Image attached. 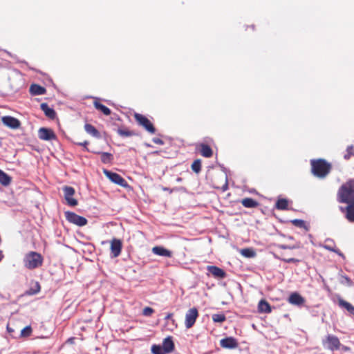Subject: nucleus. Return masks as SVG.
I'll return each mask as SVG.
<instances>
[{"instance_id":"obj_40","label":"nucleus","mask_w":354,"mask_h":354,"mask_svg":"<svg viewBox=\"0 0 354 354\" xmlns=\"http://www.w3.org/2000/svg\"><path fill=\"white\" fill-rule=\"evenodd\" d=\"M281 260L286 263H299L300 260L295 258H283Z\"/></svg>"},{"instance_id":"obj_23","label":"nucleus","mask_w":354,"mask_h":354,"mask_svg":"<svg viewBox=\"0 0 354 354\" xmlns=\"http://www.w3.org/2000/svg\"><path fill=\"white\" fill-rule=\"evenodd\" d=\"M41 109L44 112L45 115L50 118L54 119L56 117V112L52 108H50L46 103H42L40 105Z\"/></svg>"},{"instance_id":"obj_8","label":"nucleus","mask_w":354,"mask_h":354,"mask_svg":"<svg viewBox=\"0 0 354 354\" xmlns=\"http://www.w3.org/2000/svg\"><path fill=\"white\" fill-rule=\"evenodd\" d=\"M104 174L105 176L110 179L113 183L120 185L121 187H126L128 186V183L126 180L122 178L120 174L104 169Z\"/></svg>"},{"instance_id":"obj_27","label":"nucleus","mask_w":354,"mask_h":354,"mask_svg":"<svg viewBox=\"0 0 354 354\" xmlns=\"http://www.w3.org/2000/svg\"><path fill=\"white\" fill-rule=\"evenodd\" d=\"M84 129L86 133L91 135L92 136L97 138H100V133L93 125L91 124H86L84 125Z\"/></svg>"},{"instance_id":"obj_13","label":"nucleus","mask_w":354,"mask_h":354,"mask_svg":"<svg viewBox=\"0 0 354 354\" xmlns=\"http://www.w3.org/2000/svg\"><path fill=\"white\" fill-rule=\"evenodd\" d=\"M220 345L222 348L233 349L238 347L237 340L232 337H225L220 341Z\"/></svg>"},{"instance_id":"obj_24","label":"nucleus","mask_w":354,"mask_h":354,"mask_svg":"<svg viewBox=\"0 0 354 354\" xmlns=\"http://www.w3.org/2000/svg\"><path fill=\"white\" fill-rule=\"evenodd\" d=\"M243 207L247 208H255L259 206V203L252 198H245L241 201Z\"/></svg>"},{"instance_id":"obj_15","label":"nucleus","mask_w":354,"mask_h":354,"mask_svg":"<svg viewBox=\"0 0 354 354\" xmlns=\"http://www.w3.org/2000/svg\"><path fill=\"white\" fill-rule=\"evenodd\" d=\"M2 122L11 129H17L20 127V122L18 119L12 116H3L1 118Z\"/></svg>"},{"instance_id":"obj_30","label":"nucleus","mask_w":354,"mask_h":354,"mask_svg":"<svg viewBox=\"0 0 354 354\" xmlns=\"http://www.w3.org/2000/svg\"><path fill=\"white\" fill-rule=\"evenodd\" d=\"M339 306L345 308L351 315L354 316V306L342 299H338Z\"/></svg>"},{"instance_id":"obj_48","label":"nucleus","mask_w":354,"mask_h":354,"mask_svg":"<svg viewBox=\"0 0 354 354\" xmlns=\"http://www.w3.org/2000/svg\"><path fill=\"white\" fill-rule=\"evenodd\" d=\"M344 349H345V350H348V348L345 347V348H344Z\"/></svg>"},{"instance_id":"obj_26","label":"nucleus","mask_w":354,"mask_h":354,"mask_svg":"<svg viewBox=\"0 0 354 354\" xmlns=\"http://www.w3.org/2000/svg\"><path fill=\"white\" fill-rule=\"evenodd\" d=\"M117 133L119 136L124 138L135 136L138 135V133L134 131L129 130L128 128L126 127L118 128L117 130Z\"/></svg>"},{"instance_id":"obj_46","label":"nucleus","mask_w":354,"mask_h":354,"mask_svg":"<svg viewBox=\"0 0 354 354\" xmlns=\"http://www.w3.org/2000/svg\"><path fill=\"white\" fill-rule=\"evenodd\" d=\"M249 28H251L252 30H254V25H252L250 26H248Z\"/></svg>"},{"instance_id":"obj_7","label":"nucleus","mask_w":354,"mask_h":354,"mask_svg":"<svg viewBox=\"0 0 354 354\" xmlns=\"http://www.w3.org/2000/svg\"><path fill=\"white\" fill-rule=\"evenodd\" d=\"M199 314L196 308L193 307L187 310L185 314V325L187 328H192L198 318Z\"/></svg>"},{"instance_id":"obj_9","label":"nucleus","mask_w":354,"mask_h":354,"mask_svg":"<svg viewBox=\"0 0 354 354\" xmlns=\"http://www.w3.org/2000/svg\"><path fill=\"white\" fill-rule=\"evenodd\" d=\"M323 344L328 350L332 351L338 350L341 345L339 339L333 335L326 336V339L323 341Z\"/></svg>"},{"instance_id":"obj_3","label":"nucleus","mask_w":354,"mask_h":354,"mask_svg":"<svg viewBox=\"0 0 354 354\" xmlns=\"http://www.w3.org/2000/svg\"><path fill=\"white\" fill-rule=\"evenodd\" d=\"M23 263L26 269L33 270L42 266L44 257L39 252L30 251L24 255Z\"/></svg>"},{"instance_id":"obj_11","label":"nucleus","mask_w":354,"mask_h":354,"mask_svg":"<svg viewBox=\"0 0 354 354\" xmlns=\"http://www.w3.org/2000/svg\"><path fill=\"white\" fill-rule=\"evenodd\" d=\"M122 242L120 239L113 238L110 242L111 257L116 258L121 254Z\"/></svg>"},{"instance_id":"obj_12","label":"nucleus","mask_w":354,"mask_h":354,"mask_svg":"<svg viewBox=\"0 0 354 354\" xmlns=\"http://www.w3.org/2000/svg\"><path fill=\"white\" fill-rule=\"evenodd\" d=\"M39 138L42 140H53L57 138L54 131L48 128L41 127L38 131Z\"/></svg>"},{"instance_id":"obj_4","label":"nucleus","mask_w":354,"mask_h":354,"mask_svg":"<svg viewBox=\"0 0 354 354\" xmlns=\"http://www.w3.org/2000/svg\"><path fill=\"white\" fill-rule=\"evenodd\" d=\"M338 197L340 203H354V183L349 182L342 185L338 192Z\"/></svg>"},{"instance_id":"obj_29","label":"nucleus","mask_w":354,"mask_h":354,"mask_svg":"<svg viewBox=\"0 0 354 354\" xmlns=\"http://www.w3.org/2000/svg\"><path fill=\"white\" fill-rule=\"evenodd\" d=\"M324 248L329 251L334 252L339 254V255H342V253L339 252V249L337 248L333 241L330 239H327L326 241V244L324 245Z\"/></svg>"},{"instance_id":"obj_6","label":"nucleus","mask_w":354,"mask_h":354,"mask_svg":"<svg viewBox=\"0 0 354 354\" xmlns=\"http://www.w3.org/2000/svg\"><path fill=\"white\" fill-rule=\"evenodd\" d=\"M66 219L71 223L82 227L88 223L87 219L75 212L67 211L65 212Z\"/></svg>"},{"instance_id":"obj_19","label":"nucleus","mask_w":354,"mask_h":354,"mask_svg":"<svg viewBox=\"0 0 354 354\" xmlns=\"http://www.w3.org/2000/svg\"><path fill=\"white\" fill-rule=\"evenodd\" d=\"M342 212L346 211V219L352 223H354V203L349 204L345 209L340 207Z\"/></svg>"},{"instance_id":"obj_2","label":"nucleus","mask_w":354,"mask_h":354,"mask_svg":"<svg viewBox=\"0 0 354 354\" xmlns=\"http://www.w3.org/2000/svg\"><path fill=\"white\" fill-rule=\"evenodd\" d=\"M206 178L214 188L221 189L222 192H225L228 189L227 178L223 172L213 171L209 172Z\"/></svg>"},{"instance_id":"obj_32","label":"nucleus","mask_w":354,"mask_h":354,"mask_svg":"<svg viewBox=\"0 0 354 354\" xmlns=\"http://www.w3.org/2000/svg\"><path fill=\"white\" fill-rule=\"evenodd\" d=\"M101 155V161L104 163H110L113 160V155L108 152H97Z\"/></svg>"},{"instance_id":"obj_36","label":"nucleus","mask_w":354,"mask_h":354,"mask_svg":"<svg viewBox=\"0 0 354 354\" xmlns=\"http://www.w3.org/2000/svg\"><path fill=\"white\" fill-rule=\"evenodd\" d=\"M151 352L153 354H166L162 346L156 344L151 346Z\"/></svg>"},{"instance_id":"obj_37","label":"nucleus","mask_w":354,"mask_h":354,"mask_svg":"<svg viewBox=\"0 0 354 354\" xmlns=\"http://www.w3.org/2000/svg\"><path fill=\"white\" fill-rule=\"evenodd\" d=\"M32 328L30 326H27L24 328L21 331V337H29L32 334Z\"/></svg>"},{"instance_id":"obj_18","label":"nucleus","mask_w":354,"mask_h":354,"mask_svg":"<svg viewBox=\"0 0 354 354\" xmlns=\"http://www.w3.org/2000/svg\"><path fill=\"white\" fill-rule=\"evenodd\" d=\"M162 346L166 354L172 352L175 348L172 337L169 336L165 338L163 340Z\"/></svg>"},{"instance_id":"obj_21","label":"nucleus","mask_w":354,"mask_h":354,"mask_svg":"<svg viewBox=\"0 0 354 354\" xmlns=\"http://www.w3.org/2000/svg\"><path fill=\"white\" fill-rule=\"evenodd\" d=\"M93 106L97 110L101 111L105 115H109L111 113L110 109L100 103L98 99L95 100Z\"/></svg>"},{"instance_id":"obj_28","label":"nucleus","mask_w":354,"mask_h":354,"mask_svg":"<svg viewBox=\"0 0 354 354\" xmlns=\"http://www.w3.org/2000/svg\"><path fill=\"white\" fill-rule=\"evenodd\" d=\"M11 180V177L0 169V183L3 186H8L10 184Z\"/></svg>"},{"instance_id":"obj_42","label":"nucleus","mask_w":354,"mask_h":354,"mask_svg":"<svg viewBox=\"0 0 354 354\" xmlns=\"http://www.w3.org/2000/svg\"><path fill=\"white\" fill-rule=\"evenodd\" d=\"M77 145H80V146H83L84 147L86 151H88V149L87 148V145H88V142L87 140H85L84 142H77L76 143Z\"/></svg>"},{"instance_id":"obj_5","label":"nucleus","mask_w":354,"mask_h":354,"mask_svg":"<svg viewBox=\"0 0 354 354\" xmlns=\"http://www.w3.org/2000/svg\"><path fill=\"white\" fill-rule=\"evenodd\" d=\"M134 119L137 122V123L147 131L150 133L151 134H154L156 133V128L153 123L145 115L136 113L133 115Z\"/></svg>"},{"instance_id":"obj_17","label":"nucleus","mask_w":354,"mask_h":354,"mask_svg":"<svg viewBox=\"0 0 354 354\" xmlns=\"http://www.w3.org/2000/svg\"><path fill=\"white\" fill-rule=\"evenodd\" d=\"M152 252L156 255L166 257H171L172 252L162 246H155L152 248Z\"/></svg>"},{"instance_id":"obj_34","label":"nucleus","mask_w":354,"mask_h":354,"mask_svg":"<svg viewBox=\"0 0 354 354\" xmlns=\"http://www.w3.org/2000/svg\"><path fill=\"white\" fill-rule=\"evenodd\" d=\"M212 318L216 323H223L226 320V317L223 313L213 314Z\"/></svg>"},{"instance_id":"obj_39","label":"nucleus","mask_w":354,"mask_h":354,"mask_svg":"<svg viewBox=\"0 0 354 354\" xmlns=\"http://www.w3.org/2000/svg\"><path fill=\"white\" fill-rule=\"evenodd\" d=\"M154 312V310L151 307H145L142 310V315L144 316L149 317Z\"/></svg>"},{"instance_id":"obj_20","label":"nucleus","mask_w":354,"mask_h":354,"mask_svg":"<svg viewBox=\"0 0 354 354\" xmlns=\"http://www.w3.org/2000/svg\"><path fill=\"white\" fill-rule=\"evenodd\" d=\"M30 93L33 95H44L46 89L39 84H33L30 86Z\"/></svg>"},{"instance_id":"obj_22","label":"nucleus","mask_w":354,"mask_h":354,"mask_svg":"<svg viewBox=\"0 0 354 354\" xmlns=\"http://www.w3.org/2000/svg\"><path fill=\"white\" fill-rule=\"evenodd\" d=\"M199 147L200 153L203 157L210 158L213 156V151L209 145L202 143L199 145Z\"/></svg>"},{"instance_id":"obj_10","label":"nucleus","mask_w":354,"mask_h":354,"mask_svg":"<svg viewBox=\"0 0 354 354\" xmlns=\"http://www.w3.org/2000/svg\"><path fill=\"white\" fill-rule=\"evenodd\" d=\"M63 191L66 203L71 207L76 206L78 204L77 201L73 198L75 193V189L70 186H64L63 187Z\"/></svg>"},{"instance_id":"obj_16","label":"nucleus","mask_w":354,"mask_h":354,"mask_svg":"<svg viewBox=\"0 0 354 354\" xmlns=\"http://www.w3.org/2000/svg\"><path fill=\"white\" fill-rule=\"evenodd\" d=\"M288 301L290 304L292 305L296 306H301L304 304L305 299L303 297H301L299 293L297 292H293L292 293L288 299Z\"/></svg>"},{"instance_id":"obj_43","label":"nucleus","mask_w":354,"mask_h":354,"mask_svg":"<svg viewBox=\"0 0 354 354\" xmlns=\"http://www.w3.org/2000/svg\"><path fill=\"white\" fill-rule=\"evenodd\" d=\"M36 288H37V289L32 292H30V294H32V295L37 294V292H39L40 291V285L37 282L36 283Z\"/></svg>"},{"instance_id":"obj_45","label":"nucleus","mask_w":354,"mask_h":354,"mask_svg":"<svg viewBox=\"0 0 354 354\" xmlns=\"http://www.w3.org/2000/svg\"><path fill=\"white\" fill-rule=\"evenodd\" d=\"M162 189H163L164 191H169V192H171V190H170V189H169V188H167V187H163V188H162Z\"/></svg>"},{"instance_id":"obj_1","label":"nucleus","mask_w":354,"mask_h":354,"mask_svg":"<svg viewBox=\"0 0 354 354\" xmlns=\"http://www.w3.org/2000/svg\"><path fill=\"white\" fill-rule=\"evenodd\" d=\"M310 166L312 174L319 178H326L332 169L331 164L323 158L312 159Z\"/></svg>"},{"instance_id":"obj_35","label":"nucleus","mask_w":354,"mask_h":354,"mask_svg":"<svg viewBox=\"0 0 354 354\" xmlns=\"http://www.w3.org/2000/svg\"><path fill=\"white\" fill-rule=\"evenodd\" d=\"M241 254L248 258L254 257L255 256V252L252 249L250 248H245L242 249L241 251Z\"/></svg>"},{"instance_id":"obj_41","label":"nucleus","mask_w":354,"mask_h":354,"mask_svg":"<svg viewBox=\"0 0 354 354\" xmlns=\"http://www.w3.org/2000/svg\"><path fill=\"white\" fill-rule=\"evenodd\" d=\"M152 141L155 144L160 145H162L164 144V141L162 139L158 138H153L152 139Z\"/></svg>"},{"instance_id":"obj_38","label":"nucleus","mask_w":354,"mask_h":354,"mask_svg":"<svg viewBox=\"0 0 354 354\" xmlns=\"http://www.w3.org/2000/svg\"><path fill=\"white\" fill-rule=\"evenodd\" d=\"M291 223L296 227L304 228L306 227V224L304 221L301 219H295L291 221Z\"/></svg>"},{"instance_id":"obj_31","label":"nucleus","mask_w":354,"mask_h":354,"mask_svg":"<svg viewBox=\"0 0 354 354\" xmlns=\"http://www.w3.org/2000/svg\"><path fill=\"white\" fill-rule=\"evenodd\" d=\"M288 201L286 198L278 199L275 204V207L279 210H286L288 209Z\"/></svg>"},{"instance_id":"obj_47","label":"nucleus","mask_w":354,"mask_h":354,"mask_svg":"<svg viewBox=\"0 0 354 354\" xmlns=\"http://www.w3.org/2000/svg\"><path fill=\"white\" fill-rule=\"evenodd\" d=\"M146 145H147V147H151V145H149V144H146Z\"/></svg>"},{"instance_id":"obj_14","label":"nucleus","mask_w":354,"mask_h":354,"mask_svg":"<svg viewBox=\"0 0 354 354\" xmlns=\"http://www.w3.org/2000/svg\"><path fill=\"white\" fill-rule=\"evenodd\" d=\"M207 270L216 279H222L226 277V272L216 266H208Z\"/></svg>"},{"instance_id":"obj_44","label":"nucleus","mask_w":354,"mask_h":354,"mask_svg":"<svg viewBox=\"0 0 354 354\" xmlns=\"http://www.w3.org/2000/svg\"><path fill=\"white\" fill-rule=\"evenodd\" d=\"M173 317V313H168L166 317H165V319H171V317Z\"/></svg>"},{"instance_id":"obj_33","label":"nucleus","mask_w":354,"mask_h":354,"mask_svg":"<svg viewBox=\"0 0 354 354\" xmlns=\"http://www.w3.org/2000/svg\"><path fill=\"white\" fill-rule=\"evenodd\" d=\"M191 168L192 171L196 174L200 173V171H201V160L200 159L195 160L192 162Z\"/></svg>"},{"instance_id":"obj_25","label":"nucleus","mask_w":354,"mask_h":354,"mask_svg":"<svg viewBox=\"0 0 354 354\" xmlns=\"http://www.w3.org/2000/svg\"><path fill=\"white\" fill-rule=\"evenodd\" d=\"M258 310L260 313H271L272 309L269 303L267 301L262 299L258 304Z\"/></svg>"}]
</instances>
